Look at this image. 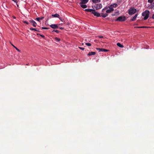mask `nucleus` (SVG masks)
Segmentation results:
<instances>
[{"mask_svg":"<svg viewBox=\"0 0 154 154\" xmlns=\"http://www.w3.org/2000/svg\"><path fill=\"white\" fill-rule=\"evenodd\" d=\"M117 45L119 47L121 48H123L124 47V46L122 45L120 43H117Z\"/></svg>","mask_w":154,"mask_h":154,"instance_id":"obj_15","label":"nucleus"},{"mask_svg":"<svg viewBox=\"0 0 154 154\" xmlns=\"http://www.w3.org/2000/svg\"><path fill=\"white\" fill-rule=\"evenodd\" d=\"M152 18V19H154V14H153Z\"/></svg>","mask_w":154,"mask_h":154,"instance_id":"obj_33","label":"nucleus"},{"mask_svg":"<svg viewBox=\"0 0 154 154\" xmlns=\"http://www.w3.org/2000/svg\"><path fill=\"white\" fill-rule=\"evenodd\" d=\"M51 16L54 17H59L60 16L59 14H52Z\"/></svg>","mask_w":154,"mask_h":154,"instance_id":"obj_14","label":"nucleus"},{"mask_svg":"<svg viewBox=\"0 0 154 154\" xmlns=\"http://www.w3.org/2000/svg\"><path fill=\"white\" fill-rule=\"evenodd\" d=\"M50 27L54 29H57L58 28V26L57 24H54L50 25Z\"/></svg>","mask_w":154,"mask_h":154,"instance_id":"obj_8","label":"nucleus"},{"mask_svg":"<svg viewBox=\"0 0 154 154\" xmlns=\"http://www.w3.org/2000/svg\"><path fill=\"white\" fill-rule=\"evenodd\" d=\"M117 6V4L114 3L109 5L108 6L104 7L102 9L101 16L103 18L107 17L108 16V14L114 11L113 8H116Z\"/></svg>","mask_w":154,"mask_h":154,"instance_id":"obj_1","label":"nucleus"},{"mask_svg":"<svg viewBox=\"0 0 154 154\" xmlns=\"http://www.w3.org/2000/svg\"><path fill=\"white\" fill-rule=\"evenodd\" d=\"M14 2L16 3H17L18 2V0H12Z\"/></svg>","mask_w":154,"mask_h":154,"instance_id":"obj_23","label":"nucleus"},{"mask_svg":"<svg viewBox=\"0 0 154 154\" xmlns=\"http://www.w3.org/2000/svg\"><path fill=\"white\" fill-rule=\"evenodd\" d=\"M81 2L80 3V4H85L87 3L88 1V0H80Z\"/></svg>","mask_w":154,"mask_h":154,"instance_id":"obj_10","label":"nucleus"},{"mask_svg":"<svg viewBox=\"0 0 154 154\" xmlns=\"http://www.w3.org/2000/svg\"><path fill=\"white\" fill-rule=\"evenodd\" d=\"M16 5H17V7H19V5L17 4V3H16Z\"/></svg>","mask_w":154,"mask_h":154,"instance_id":"obj_36","label":"nucleus"},{"mask_svg":"<svg viewBox=\"0 0 154 154\" xmlns=\"http://www.w3.org/2000/svg\"><path fill=\"white\" fill-rule=\"evenodd\" d=\"M60 20L62 22H63V19L61 18V17H59Z\"/></svg>","mask_w":154,"mask_h":154,"instance_id":"obj_26","label":"nucleus"},{"mask_svg":"<svg viewBox=\"0 0 154 154\" xmlns=\"http://www.w3.org/2000/svg\"><path fill=\"white\" fill-rule=\"evenodd\" d=\"M154 7V4H153V5H152L149 8H152Z\"/></svg>","mask_w":154,"mask_h":154,"instance_id":"obj_27","label":"nucleus"},{"mask_svg":"<svg viewBox=\"0 0 154 154\" xmlns=\"http://www.w3.org/2000/svg\"><path fill=\"white\" fill-rule=\"evenodd\" d=\"M81 7L83 8H87V5H85L80 4Z\"/></svg>","mask_w":154,"mask_h":154,"instance_id":"obj_17","label":"nucleus"},{"mask_svg":"<svg viewBox=\"0 0 154 154\" xmlns=\"http://www.w3.org/2000/svg\"><path fill=\"white\" fill-rule=\"evenodd\" d=\"M30 29L31 30H34V31H36L37 32H39V31L38 30H37L35 28H30Z\"/></svg>","mask_w":154,"mask_h":154,"instance_id":"obj_20","label":"nucleus"},{"mask_svg":"<svg viewBox=\"0 0 154 154\" xmlns=\"http://www.w3.org/2000/svg\"><path fill=\"white\" fill-rule=\"evenodd\" d=\"M126 20V17L125 16H120L116 19V21H124Z\"/></svg>","mask_w":154,"mask_h":154,"instance_id":"obj_4","label":"nucleus"},{"mask_svg":"<svg viewBox=\"0 0 154 154\" xmlns=\"http://www.w3.org/2000/svg\"><path fill=\"white\" fill-rule=\"evenodd\" d=\"M55 39H56V40H57V41H60V38H55Z\"/></svg>","mask_w":154,"mask_h":154,"instance_id":"obj_29","label":"nucleus"},{"mask_svg":"<svg viewBox=\"0 0 154 154\" xmlns=\"http://www.w3.org/2000/svg\"><path fill=\"white\" fill-rule=\"evenodd\" d=\"M54 31L56 32H57V33H58L59 32L58 30H54Z\"/></svg>","mask_w":154,"mask_h":154,"instance_id":"obj_31","label":"nucleus"},{"mask_svg":"<svg viewBox=\"0 0 154 154\" xmlns=\"http://www.w3.org/2000/svg\"><path fill=\"white\" fill-rule=\"evenodd\" d=\"M92 14H94L95 16H97V17H100V14L99 13L96 12L95 10H94L93 11V12H92Z\"/></svg>","mask_w":154,"mask_h":154,"instance_id":"obj_6","label":"nucleus"},{"mask_svg":"<svg viewBox=\"0 0 154 154\" xmlns=\"http://www.w3.org/2000/svg\"><path fill=\"white\" fill-rule=\"evenodd\" d=\"M59 28L60 29H63V27H59Z\"/></svg>","mask_w":154,"mask_h":154,"instance_id":"obj_34","label":"nucleus"},{"mask_svg":"<svg viewBox=\"0 0 154 154\" xmlns=\"http://www.w3.org/2000/svg\"><path fill=\"white\" fill-rule=\"evenodd\" d=\"M43 18H44L43 17H37L36 18V20H37L40 22V20H42L43 19Z\"/></svg>","mask_w":154,"mask_h":154,"instance_id":"obj_18","label":"nucleus"},{"mask_svg":"<svg viewBox=\"0 0 154 154\" xmlns=\"http://www.w3.org/2000/svg\"><path fill=\"white\" fill-rule=\"evenodd\" d=\"M11 45L14 48L16 49L19 52H20V51L16 47H15L14 45L13 44L11 43Z\"/></svg>","mask_w":154,"mask_h":154,"instance_id":"obj_19","label":"nucleus"},{"mask_svg":"<svg viewBox=\"0 0 154 154\" xmlns=\"http://www.w3.org/2000/svg\"><path fill=\"white\" fill-rule=\"evenodd\" d=\"M154 0H148V2L150 3H152Z\"/></svg>","mask_w":154,"mask_h":154,"instance_id":"obj_22","label":"nucleus"},{"mask_svg":"<svg viewBox=\"0 0 154 154\" xmlns=\"http://www.w3.org/2000/svg\"><path fill=\"white\" fill-rule=\"evenodd\" d=\"M30 21L31 24L34 27H36V23L35 21L33 20H31Z\"/></svg>","mask_w":154,"mask_h":154,"instance_id":"obj_9","label":"nucleus"},{"mask_svg":"<svg viewBox=\"0 0 154 154\" xmlns=\"http://www.w3.org/2000/svg\"><path fill=\"white\" fill-rule=\"evenodd\" d=\"M137 10L134 8H131L128 10V14L130 15H132L134 14L136 12Z\"/></svg>","mask_w":154,"mask_h":154,"instance_id":"obj_5","label":"nucleus"},{"mask_svg":"<svg viewBox=\"0 0 154 154\" xmlns=\"http://www.w3.org/2000/svg\"><path fill=\"white\" fill-rule=\"evenodd\" d=\"M94 9H86L85 10V11L88 12H90L92 14V12L93 11Z\"/></svg>","mask_w":154,"mask_h":154,"instance_id":"obj_11","label":"nucleus"},{"mask_svg":"<svg viewBox=\"0 0 154 154\" xmlns=\"http://www.w3.org/2000/svg\"><path fill=\"white\" fill-rule=\"evenodd\" d=\"M97 37H99V38H103V36H97Z\"/></svg>","mask_w":154,"mask_h":154,"instance_id":"obj_30","label":"nucleus"},{"mask_svg":"<svg viewBox=\"0 0 154 154\" xmlns=\"http://www.w3.org/2000/svg\"><path fill=\"white\" fill-rule=\"evenodd\" d=\"M79 48L81 50H84V49H85V48H82V47H79Z\"/></svg>","mask_w":154,"mask_h":154,"instance_id":"obj_28","label":"nucleus"},{"mask_svg":"<svg viewBox=\"0 0 154 154\" xmlns=\"http://www.w3.org/2000/svg\"><path fill=\"white\" fill-rule=\"evenodd\" d=\"M94 9H95L96 10L101 9L102 7V5L101 3L95 4L94 5L92 6Z\"/></svg>","mask_w":154,"mask_h":154,"instance_id":"obj_3","label":"nucleus"},{"mask_svg":"<svg viewBox=\"0 0 154 154\" xmlns=\"http://www.w3.org/2000/svg\"><path fill=\"white\" fill-rule=\"evenodd\" d=\"M42 29H48V28L47 27H42Z\"/></svg>","mask_w":154,"mask_h":154,"instance_id":"obj_24","label":"nucleus"},{"mask_svg":"<svg viewBox=\"0 0 154 154\" xmlns=\"http://www.w3.org/2000/svg\"><path fill=\"white\" fill-rule=\"evenodd\" d=\"M23 23H26L27 24H29V23L27 21H23Z\"/></svg>","mask_w":154,"mask_h":154,"instance_id":"obj_25","label":"nucleus"},{"mask_svg":"<svg viewBox=\"0 0 154 154\" xmlns=\"http://www.w3.org/2000/svg\"><path fill=\"white\" fill-rule=\"evenodd\" d=\"M149 13V11L147 10H145L142 13V15L144 17L143 19L144 20H147L148 18Z\"/></svg>","mask_w":154,"mask_h":154,"instance_id":"obj_2","label":"nucleus"},{"mask_svg":"<svg viewBox=\"0 0 154 154\" xmlns=\"http://www.w3.org/2000/svg\"><path fill=\"white\" fill-rule=\"evenodd\" d=\"M85 44L86 45H87L88 46H91V44H90V43H86Z\"/></svg>","mask_w":154,"mask_h":154,"instance_id":"obj_21","label":"nucleus"},{"mask_svg":"<svg viewBox=\"0 0 154 154\" xmlns=\"http://www.w3.org/2000/svg\"><path fill=\"white\" fill-rule=\"evenodd\" d=\"M96 54V52H90L88 54V56H91L94 55Z\"/></svg>","mask_w":154,"mask_h":154,"instance_id":"obj_13","label":"nucleus"},{"mask_svg":"<svg viewBox=\"0 0 154 154\" xmlns=\"http://www.w3.org/2000/svg\"><path fill=\"white\" fill-rule=\"evenodd\" d=\"M138 27L139 28H144L146 27H145V26H141V27Z\"/></svg>","mask_w":154,"mask_h":154,"instance_id":"obj_32","label":"nucleus"},{"mask_svg":"<svg viewBox=\"0 0 154 154\" xmlns=\"http://www.w3.org/2000/svg\"><path fill=\"white\" fill-rule=\"evenodd\" d=\"M96 49L97 50H98L99 52L103 51V52H107V51H109L108 50L105 49L104 48H96Z\"/></svg>","mask_w":154,"mask_h":154,"instance_id":"obj_7","label":"nucleus"},{"mask_svg":"<svg viewBox=\"0 0 154 154\" xmlns=\"http://www.w3.org/2000/svg\"><path fill=\"white\" fill-rule=\"evenodd\" d=\"M40 36L42 37H44V36L43 35H40Z\"/></svg>","mask_w":154,"mask_h":154,"instance_id":"obj_35","label":"nucleus"},{"mask_svg":"<svg viewBox=\"0 0 154 154\" xmlns=\"http://www.w3.org/2000/svg\"><path fill=\"white\" fill-rule=\"evenodd\" d=\"M137 15H138V14H136L135 15V16L134 17H133V18L131 19V21H134L136 20V18L137 17Z\"/></svg>","mask_w":154,"mask_h":154,"instance_id":"obj_12","label":"nucleus"},{"mask_svg":"<svg viewBox=\"0 0 154 154\" xmlns=\"http://www.w3.org/2000/svg\"><path fill=\"white\" fill-rule=\"evenodd\" d=\"M154 10V8H153Z\"/></svg>","mask_w":154,"mask_h":154,"instance_id":"obj_37","label":"nucleus"},{"mask_svg":"<svg viewBox=\"0 0 154 154\" xmlns=\"http://www.w3.org/2000/svg\"><path fill=\"white\" fill-rule=\"evenodd\" d=\"M92 2L95 3H99L100 2V0H92Z\"/></svg>","mask_w":154,"mask_h":154,"instance_id":"obj_16","label":"nucleus"}]
</instances>
